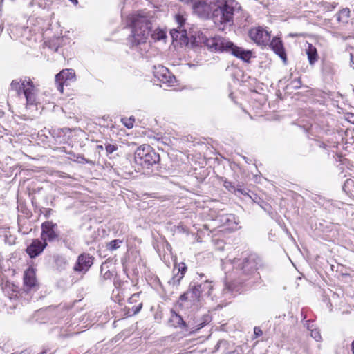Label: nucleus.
Returning a JSON list of instances; mask_svg holds the SVG:
<instances>
[{
    "label": "nucleus",
    "instance_id": "f257e3e1",
    "mask_svg": "<svg viewBox=\"0 0 354 354\" xmlns=\"http://www.w3.org/2000/svg\"><path fill=\"white\" fill-rule=\"evenodd\" d=\"M173 41H178L181 46H188L190 42L189 37L186 29L177 27L170 30ZM192 46H199L203 44L208 50L213 53H228L241 60L249 62L252 52L236 46L231 41L221 36L207 37L202 32L194 31L191 35Z\"/></svg>",
    "mask_w": 354,
    "mask_h": 354
},
{
    "label": "nucleus",
    "instance_id": "f03ea898",
    "mask_svg": "<svg viewBox=\"0 0 354 354\" xmlns=\"http://www.w3.org/2000/svg\"><path fill=\"white\" fill-rule=\"evenodd\" d=\"M225 263H230L235 269L239 276V283H248L250 286L255 283L252 279L257 271L263 266L262 259L255 253H243L240 258L226 259Z\"/></svg>",
    "mask_w": 354,
    "mask_h": 354
},
{
    "label": "nucleus",
    "instance_id": "7ed1b4c3",
    "mask_svg": "<svg viewBox=\"0 0 354 354\" xmlns=\"http://www.w3.org/2000/svg\"><path fill=\"white\" fill-rule=\"evenodd\" d=\"M131 35L129 37V42L132 46H137L147 41L148 37L151 35L155 41H161L166 39V32L160 28L151 32V21L145 16L140 14L134 15L131 18Z\"/></svg>",
    "mask_w": 354,
    "mask_h": 354
},
{
    "label": "nucleus",
    "instance_id": "20e7f679",
    "mask_svg": "<svg viewBox=\"0 0 354 354\" xmlns=\"http://www.w3.org/2000/svg\"><path fill=\"white\" fill-rule=\"evenodd\" d=\"M240 8L235 0H224L218 2L213 8L212 20L215 24L231 26L234 24L235 10Z\"/></svg>",
    "mask_w": 354,
    "mask_h": 354
},
{
    "label": "nucleus",
    "instance_id": "39448f33",
    "mask_svg": "<svg viewBox=\"0 0 354 354\" xmlns=\"http://www.w3.org/2000/svg\"><path fill=\"white\" fill-rule=\"evenodd\" d=\"M160 155L149 145L139 146L134 153V162L142 169H149L160 162Z\"/></svg>",
    "mask_w": 354,
    "mask_h": 354
},
{
    "label": "nucleus",
    "instance_id": "423d86ee",
    "mask_svg": "<svg viewBox=\"0 0 354 354\" xmlns=\"http://www.w3.org/2000/svg\"><path fill=\"white\" fill-rule=\"evenodd\" d=\"M248 35L258 46L266 47L270 41V33L261 26L251 28Z\"/></svg>",
    "mask_w": 354,
    "mask_h": 354
},
{
    "label": "nucleus",
    "instance_id": "0eeeda50",
    "mask_svg": "<svg viewBox=\"0 0 354 354\" xmlns=\"http://www.w3.org/2000/svg\"><path fill=\"white\" fill-rule=\"evenodd\" d=\"M41 238L44 242H53L58 239L59 232L56 223H53L52 221H46L41 224Z\"/></svg>",
    "mask_w": 354,
    "mask_h": 354
},
{
    "label": "nucleus",
    "instance_id": "6e6552de",
    "mask_svg": "<svg viewBox=\"0 0 354 354\" xmlns=\"http://www.w3.org/2000/svg\"><path fill=\"white\" fill-rule=\"evenodd\" d=\"M75 80V71L71 68L63 69L55 75V82L57 85V88H63L64 86H70Z\"/></svg>",
    "mask_w": 354,
    "mask_h": 354
},
{
    "label": "nucleus",
    "instance_id": "1a4fd4ad",
    "mask_svg": "<svg viewBox=\"0 0 354 354\" xmlns=\"http://www.w3.org/2000/svg\"><path fill=\"white\" fill-rule=\"evenodd\" d=\"M202 294V284L190 283L187 292L180 297L181 301H189L192 304H196Z\"/></svg>",
    "mask_w": 354,
    "mask_h": 354
},
{
    "label": "nucleus",
    "instance_id": "9d476101",
    "mask_svg": "<svg viewBox=\"0 0 354 354\" xmlns=\"http://www.w3.org/2000/svg\"><path fill=\"white\" fill-rule=\"evenodd\" d=\"M155 76L158 81L165 84L167 86H174L176 82L175 76L168 68L162 66L158 67V71L155 73Z\"/></svg>",
    "mask_w": 354,
    "mask_h": 354
},
{
    "label": "nucleus",
    "instance_id": "9b49d317",
    "mask_svg": "<svg viewBox=\"0 0 354 354\" xmlns=\"http://www.w3.org/2000/svg\"><path fill=\"white\" fill-rule=\"evenodd\" d=\"M268 46L281 58L283 63L286 65L288 59L283 41L277 37H274L270 41Z\"/></svg>",
    "mask_w": 354,
    "mask_h": 354
},
{
    "label": "nucleus",
    "instance_id": "f8f14e48",
    "mask_svg": "<svg viewBox=\"0 0 354 354\" xmlns=\"http://www.w3.org/2000/svg\"><path fill=\"white\" fill-rule=\"evenodd\" d=\"M93 257L89 254L83 253L77 257L73 270L76 272H86L93 263Z\"/></svg>",
    "mask_w": 354,
    "mask_h": 354
},
{
    "label": "nucleus",
    "instance_id": "ddd939ff",
    "mask_svg": "<svg viewBox=\"0 0 354 354\" xmlns=\"http://www.w3.org/2000/svg\"><path fill=\"white\" fill-rule=\"evenodd\" d=\"M194 13L201 18H208L210 15L212 17L213 8L205 0L198 1L193 6Z\"/></svg>",
    "mask_w": 354,
    "mask_h": 354
},
{
    "label": "nucleus",
    "instance_id": "4468645a",
    "mask_svg": "<svg viewBox=\"0 0 354 354\" xmlns=\"http://www.w3.org/2000/svg\"><path fill=\"white\" fill-rule=\"evenodd\" d=\"M187 270V266L182 263L178 266H175L173 269L174 276L168 281V285L172 287H178L181 279L183 278Z\"/></svg>",
    "mask_w": 354,
    "mask_h": 354
},
{
    "label": "nucleus",
    "instance_id": "2eb2a0df",
    "mask_svg": "<svg viewBox=\"0 0 354 354\" xmlns=\"http://www.w3.org/2000/svg\"><path fill=\"white\" fill-rule=\"evenodd\" d=\"M47 246V243L39 239H34L31 244L28 246L26 252L31 258H35L40 254Z\"/></svg>",
    "mask_w": 354,
    "mask_h": 354
},
{
    "label": "nucleus",
    "instance_id": "dca6fc26",
    "mask_svg": "<svg viewBox=\"0 0 354 354\" xmlns=\"http://www.w3.org/2000/svg\"><path fill=\"white\" fill-rule=\"evenodd\" d=\"M24 283L26 291L33 290L37 286L35 272L33 269H28L24 276Z\"/></svg>",
    "mask_w": 354,
    "mask_h": 354
},
{
    "label": "nucleus",
    "instance_id": "f3484780",
    "mask_svg": "<svg viewBox=\"0 0 354 354\" xmlns=\"http://www.w3.org/2000/svg\"><path fill=\"white\" fill-rule=\"evenodd\" d=\"M12 88H26V87H29V88H34L35 85L29 77H25L24 80H15L11 82Z\"/></svg>",
    "mask_w": 354,
    "mask_h": 354
},
{
    "label": "nucleus",
    "instance_id": "a211bd4d",
    "mask_svg": "<svg viewBox=\"0 0 354 354\" xmlns=\"http://www.w3.org/2000/svg\"><path fill=\"white\" fill-rule=\"evenodd\" d=\"M169 322L171 325L175 328H187V323L183 320L182 317L174 311H171Z\"/></svg>",
    "mask_w": 354,
    "mask_h": 354
},
{
    "label": "nucleus",
    "instance_id": "6ab92c4d",
    "mask_svg": "<svg viewBox=\"0 0 354 354\" xmlns=\"http://www.w3.org/2000/svg\"><path fill=\"white\" fill-rule=\"evenodd\" d=\"M18 94L19 95L21 94L24 95L26 99L28 104L32 105L35 102L36 97L35 93H34V90H19Z\"/></svg>",
    "mask_w": 354,
    "mask_h": 354
},
{
    "label": "nucleus",
    "instance_id": "aec40b11",
    "mask_svg": "<svg viewBox=\"0 0 354 354\" xmlns=\"http://www.w3.org/2000/svg\"><path fill=\"white\" fill-rule=\"evenodd\" d=\"M306 54L309 63L313 64L317 60V52L315 47L312 44L308 45V48L306 50Z\"/></svg>",
    "mask_w": 354,
    "mask_h": 354
},
{
    "label": "nucleus",
    "instance_id": "412c9836",
    "mask_svg": "<svg viewBox=\"0 0 354 354\" xmlns=\"http://www.w3.org/2000/svg\"><path fill=\"white\" fill-rule=\"evenodd\" d=\"M350 17V10L347 8L342 9L338 14H337V20L342 21L347 20Z\"/></svg>",
    "mask_w": 354,
    "mask_h": 354
},
{
    "label": "nucleus",
    "instance_id": "4be33fe9",
    "mask_svg": "<svg viewBox=\"0 0 354 354\" xmlns=\"http://www.w3.org/2000/svg\"><path fill=\"white\" fill-rule=\"evenodd\" d=\"M313 325L310 326V324H308L307 328L309 330H310V336L315 339L317 342H319L322 339V336L320 335L319 330L317 328L313 329Z\"/></svg>",
    "mask_w": 354,
    "mask_h": 354
},
{
    "label": "nucleus",
    "instance_id": "5701e85b",
    "mask_svg": "<svg viewBox=\"0 0 354 354\" xmlns=\"http://www.w3.org/2000/svg\"><path fill=\"white\" fill-rule=\"evenodd\" d=\"M100 271L103 280H108L111 279L113 274L109 270H107L106 268H105L104 265L101 266Z\"/></svg>",
    "mask_w": 354,
    "mask_h": 354
},
{
    "label": "nucleus",
    "instance_id": "b1692460",
    "mask_svg": "<svg viewBox=\"0 0 354 354\" xmlns=\"http://www.w3.org/2000/svg\"><path fill=\"white\" fill-rule=\"evenodd\" d=\"M69 154H72L73 156V160L74 161H76L79 163H88V164H93L92 161L86 160L82 155L78 154L75 155L73 153H69Z\"/></svg>",
    "mask_w": 354,
    "mask_h": 354
},
{
    "label": "nucleus",
    "instance_id": "393cba45",
    "mask_svg": "<svg viewBox=\"0 0 354 354\" xmlns=\"http://www.w3.org/2000/svg\"><path fill=\"white\" fill-rule=\"evenodd\" d=\"M121 121L127 128L131 129L133 127V122L135 121V119L133 117H130L129 118H122Z\"/></svg>",
    "mask_w": 354,
    "mask_h": 354
},
{
    "label": "nucleus",
    "instance_id": "a878e982",
    "mask_svg": "<svg viewBox=\"0 0 354 354\" xmlns=\"http://www.w3.org/2000/svg\"><path fill=\"white\" fill-rule=\"evenodd\" d=\"M121 243H122V241H120L119 239H115V240H113L111 242H109L107 245V247L111 251L115 250L120 248V244Z\"/></svg>",
    "mask_w": 354,
    "mask_h": 354
},
{
    "label": "nucleus",
    "instance_id": "bb28decb",
    "mask_svg": "<svg viewBox=\"0 0 354 354\" xmlns=\"http://www.w3.org/2000/svg\"><path fill=\"white\" fill-rule=\"evenodd\" d=\"M212 290V286L211 282L206 281L202 284V292H205V294L209 296L211 295V290Z\"/></svg>",
    "mask_w": 354,
    "mask_h": 354
},
{
    "label": "nucleus",
    "instance_id": "cd10ccee",
    "mask_svg": "<svg viewBox=\"0 0 354 354\" xmlns=\"http://www.w3.org/2000/svg\"><path fill=\"white\" fill-rule=\"evenodd\" d=\"M118 147L117 145L106 144L105 145V150L107 156L112 154L113 152L117 151Z\"/></svg>",
    "mask_w": 354,
    "mask_h": 354
},
{
    "label": "nucleus",
    "instance_id": "c85d7f7f",
    "mask_svg": "<svg viewBox=\"0 0 354 354\" xmlns=\"http://www.w3.org/2000/svg\"><path fill=\"white\" fill-rule=\"evenodd\" d=\"M223 186L227 189H228L229 191L232 192H235L236 191H238V192H241V190L240 189H236L234 186V185L228 181V180H225L223 182Z\"/></svg>",
    "mask_w": 354,
    "mask_h": 354
},
{
    "label": "nucleus",
    "instance_id": "c756f323",
    "mask_svg": "<svg viewBox=\"0 0 354 354\" xmlns=\"http://www.w3.org/2000/svg\"><path fill=\"white\" fill-rule=\"evenodd\" d=\"M322 72L324 75H330L334 73V70L330 64H325L323 66Z\"/></svg>",
    "mask_w": 354,
    "mask_h": 354
},
{
    "label": "nucleus",
    "instance_id": "7c9ffc66",
    "mask_svg": "<svg viewBox=\"0 0 354 354\" xmlns=\"http://www.w3.org/2000/svg\"><path fill=\"white\" fill-rule=\"evenodd\" d=\"M176 21L178 24V27H181V28H184L183 26L185 24V19L181 15H176L175 16Z\"/></svg>",
    "mask_w": 354,
    "mask_h": 354
},
{
    "label": "nucleus",
    "instance_id": "2f4dec72",
    "mask_svg": "<svg viewBox=\"0 0 354 354\" xmlns=\"http://www.w3.org/2000/svg\"><path fill=\"white\" fill-rule=\"evenodd\" d=\"M56 264L57 266H64L66 264V261L64 258L62 257H57L56 258Z\"/></svg>",
    "mask_w": 354,
    "mask_h": 354
},
{
    "label": "nucleus",
    "instance_id": "473e14b6",
    "mask_svg": "<svg viewBox=\"0 0 354 354\" xmlns=\"http://www.w3.org/2000/svg\"><path fill=\"white\" fill-rule=\"evenodd\" d=\"M204 319H205V320L203 322H201L200 324H198L197 325L196 330H198V329L203 328L204 326V325L209 321L210 317L209 315H206V316H205Z\"/></svg>",
    "mask_w": 354,
    "mask_h": 354
},
{
    "label": "nucleus",
    "instance_id": "72a5a7b5",
    "mask_svg": "<svg viewBox=\"0 0 354 354\" xmlns=\"http://www.w3.org/2000/svg\"><path fill=\"white\" fill-rule=\"evenodd\" d=\"M142 307V303H140L138 305L133 306L132 310H133V314H137L138 313H139Z\"/></svg>",
    "mask_w": 354,
    "mask_h": 354
},
{
    "label": "nucleus",
    "instance_id": "f704fd0d",
    "mask_svg": "<svg viewBox=\"0 0 354 354\" xmlns=\"http://www.w3.org/2000/svg\"><path fill=\"white\" fill-rule=\"evenodd\" d=\"M233 291L232 286L230 284H225V287L223 289L224 294H228Z\"/></svg>",
    "mask_w": 354,
    "mask_h": 354
},
{
    "label": "nucleus",
    "instance_id": "c9c22d12",
    "mask_svg": "<svg viewBox=\"0 0 354 354\" xmlns=\"http://www.w3.org/2000/svg\"><path fill=\"white\" fill-rule=\"evenodd\" d=\"M254 333L257 337L261 336L263 334V332L259 327H254Z\"/></svg>",
    "mask_w": 354,
    "mask_h": 354
},
{
    "label": "nucleus",
    "instance_id": "e433bc0d",
    "mask_svg": "<svg viewBox=\"0 0 354 354\" xmlns=\"http://www.w3.org/2000/svg\"><path fill=\"white\" fill-rule=\"evenodd\" d=\"M139 295L140 294L139 293H136V294H133L129 299V303H133V301H136V299L139 297Z\"/></svg>",
    "mask_w": 354,
    "mask_h": 354
},
{
    "label": "nucleus",
    "instance_id": "4c0bfd02",
    "mask_svg": "<svg viewBox=\"0 0 354 354\" xmlns=\"http://www.w3.org/2000/svg\"><path fill=\"white\" fill-rule=\"evenodd\" d=\"M352 182H353V181H352V180H351V179H347V180H346V182L344 183V186H343V189H345V187H346L348 185H349V184H350V183H352Z\"/></svg>",
    "mask_w": 354,
    "mask_h": 354
},
{
    "label": "nucleus",
    "instance_id": "58836bf2",
    "mask_svg": "<svg viewBox=\"0 0 354 354\" xmlns=\"http://www.w3.org/2000/svg\"><path fill=\"white\" fill-rule=\"evenodd\" d=\"M232 219H234V216L232 215V214H230L228 216V218L226 219L227 221H231Z\"/></svg>",
    "mask_w": 354,
    "mask_h": 354
},
{
    "label": "nucleus",
    "instance_id": "ea45409f",
    "mask_svg": "<svg viewBox=\"0 0 354 354\" xmlns=\"http://www.w3.org/2000/svg\"><path fill=\"white\" fill-rule=\"evenodd\" d=\"M96 149L97 150H103L104 147L102 145H97Z\"/></svg>",
    "mask_w": 354,
    "mask_h": 354
},
{
    "label": "nucleus",
    "instance_id": "a19ab883",
    "mask_svg": "<svg viewBox=\"0 0 354 354\" xmlns=\"http://www.w3.org/2000/svg\"><path fill=\"white\" fill-rule=\"evenodd\" d=\"M351 351H352L353 353L354 354V340L353 341V342L351 344Z\"/></svg>",
    "mask_w": 354,
    "mask_h": 354
},
{
    "label": "nucleus",
    "instance_id": "79ce46f5",
    "mask_svg": "<svg viewBox=\"0 0 354 354\" xmlns=\"http://www.w3.org/2000/svg\"><path fill=\"white\" fill-rule=\"evenodd\" d=\"M294 88H300L299 82H297V84L294 86Z\"/></svg>",
    "mask_w": 354,
    "mask_h": 354
},
{
    "label": "nucleus",
    "instance_id": "37998d69",
    "mask_svg": "<svg viewBox=\"0 0 354 354\" xmlns=\"http://www.w3.org/2000/svg\"><path fill=\"white\" fill-rule=\"evenodd\" d=\"M289 36H290V37H297V36H298V35H297V34H292V33H290V34L289 35Z\"/></svg>",
    "mask_w": 354,
    "mask_h": 354
},
{
    "label": "nucleus",
    "instance_id": "c03bdc74",
    "mask_svg": "<svg viewBox=\"0 0 354 354\" xmlns=\"http://www.w3.org/2000/svg\"><path fill=\"white\" fill-rule=\"evenodd\" d=\"M229 96H230V97H231L233 100V93H231Z\"/></svg>",
    "mask_w": 354,
    "mask_h": 354
},
{
    "label": "nucleus",
    "instance_id": "a18cd8bd",
    "mask_svg": "<svg viewBox=\"0 0 354 354\" xmlns=\"http://www.w3.org/2000/svg\"><path fill=\"white\" fill-rule=\"evenodd\" d=\"M351 62H353V55L351 54Z\"/></svg>",
    "mask_w": 354,
    "mask_h": 354
}]
</instances>
